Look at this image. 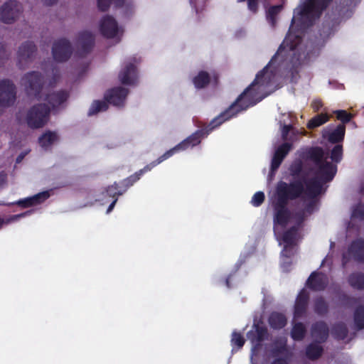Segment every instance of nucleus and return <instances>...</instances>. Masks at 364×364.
<instances>
[{
	"mask_svg": "<svg viewBox=\"0 0 364 364\" xmlns=\"http://www.w3.org/2000/svg\"><path fill=\"white\" fill-rule=\"evenodd\" d=\"M119 79L123 85H134L137 80V69L132 63H128L119 74Z\"/></svg>",
	"mask_w": 364,
	"mask_h": 364,
	"instance_id": "ddd939ff",
	"label": "nucleus"
},
{
	"mask_svg": "<svg viewBox=\"0 0 364 364\" xmlns=\"http://www.w3.org/2000/svg\"><path fill=\"white\" fill-rule=\"evenodd\" d=\"M106 192L107 196L114 199L116 198H118V196L122 195L124 192H126V191L123 188L122 185L119 186L115 182L114 184L107 188Z\"/></svg>",
	"mask_w": 364,
	"mask_h": 364,
	"instance_id": "e433bc0d",
	"label": "nucleus"
},
{
	"mask_svg": "<svg viewBox=\"0 0 364 364\" xmlns=\"http://www.w3.org/2000/svg\"><path fill=\"white\" fill-rule=\"evenodd\" d=\"M141 176V175L139 174V172L136 171L134 174L122 181L120 184L122 185L123 188L127 191L130 186H133L134 183L139 181Z\"/></svg>",
	"mask_w": 364,
	"mask_h": 364,
	"instance_id": "a19ab883",
	"label": "nucleus"
},
{
	"mask_svg": "<svg viewBox=\"0 0 364 364\" xmlns=\"http://www.w3.org/2000/svg\"><path fill=\"white\" fill-rule=\"evenodd\" d=\"M124 0H116V4L119 6L124 4Z\"/></svg>",
	"mask_w": 364,
	"mask_h": 364,
	"instance_id": "338daca9",
	"label": "nucleus"
},
{
	"mask_svg": "<svg viewBox=\"0 0 364 364\" xmlns=\"http://www.w3.org/2000/svg\"><path fill=\"white\" fill-rule=\"evenodd\" d=\"M296 216L300 220V221L302 222L304 218V212H299L296 214Z\"/></svg>",
	"mask_w": 364,
	"mask_h": 364,
	"instance_id": "0e129e2a",
	"label": "nucleus"
},
{
	"mask_svg": "<svg viewBox=\"0 0 364 364\" xmlns=\"http://www.w3.org/2000/svg\"><path fill=\"white\" fill-rule=\"evenodd\" d=\"M338 120L342 122V124L348 123L353 118V114L348 112L346 110L338 109L333 112Z\"/></svg>",
	"mask_w": 364,
	"mask_h": 364,
	"instance_id": "ea45409f",
	"label": "nucleus"
},
{
	"mask_svg": "<svg viewBox=\"0 0 364 364\" xmlns=\"http://www.w3.org/2000/svg\"><path fill=\"white\" fill-rule=\"evenodd\" d=\"M50 112L46 104H38L30 108L26 114V122L31 129L43 127L48 122Z\"/></svg>",
	"mask_w": 364,
	"mask_h": 364,
	"instance_id": "0eeeda50",
	"label": "nucleus"
},
{
	"mask_svg": "<svg viewBox=\"0 0 364 364\" xmlns=\"http://www.w3.org/2000/svg\"><path fill=\"white\" fill-rule=\"evenodd\" d=\"M329 334L328 326L323 321H316L311 326V336L317 343H324Z\"/></svg>",
	"mask_w": 364,
	"mask_h": 364,
	"instance_id": "dca6fc26",
	"label": "nucleus"
},
{
	"mask_svg": "<svg viewBox=\"0 0 364 364\" xmlns=\"http://www.w3.org/2000/svg\"><path fill=\"white\" fill-rule=\"evenodd\" d=\"M282 5L271 6L266 9L267 19L271 23H275L277 21V16L282 11Z\"/></svg>",
	"mask_w": 364,
	"mask_h": 364,
	"instance_id": "473e14b6",
	"label": "nucleus"
},
{
	"mask_svg": "<svg viewBox=\"0 0 364 364\" xmlns=\"http://www.w3.org/2000/svg\"><path fill=\"white\" fill-rule=\"evenodd\" d=\"M271 364H289V363H288L287 360L284 358H276L271 363Z\"/></svg>",
	"mask_w": 364,
	"mask_h": 364,
	"instance_id": "bf43d9fd",
	"label": "nucleus"
},
{
	"mask_svg": "<svg viewBox=\"0 0 364 364\" xmlns=\"http://www.w3.org/2000/svg\"><path fill=\"white\" fill-rule=\"evenodd\" d=\"M47 5H52L57 1V0H43Z\"/></svg>",
	"mask_w": 364,
	"mask_h": 364,
	"instance_id": "69168bd1",
	"label": "nucleus"
},
{
	"mask_svg": "<svg viewBox=\"0 0 364 364\" xmlns=\"http://www.w3.org/2000/svg\"><path fill=\"white\" fill-rule=\"evenodd\" d=\"M306 284L308 288L313 291H323L328 284V278L326 274L314 271L309 277Z\"/></svg>",
	"mask_w": 364,
	"mask_h": 364,
	"instance_id": "f8f14e48",
	"label": "nucleus"
},
{
	"mask_svg": "<svg viewBox=\"0 0 364 364\" xmlns=\"http://www.w3.org/2000/svg\"><path fill=\"white\" fill-rule=\"evenodd\" d=\"M283 159L278 157L275 154L273 155L272 161H271V166H270V172L271 175L275 173V172L278 170L282 163L283 162Z\"/></svg>",
	"mask_w": 364,
	"mask_h": 364,
	"instance_id": "de8ad7c7",
	"label": "nucleus"
},
{
	"mask_svg": "<svg viewBox=\"0 0 364 364\" xmlns=\"http://www.w3.org/2000/svg\"><path fill=\"white\" fill-rule=\"evenodd\" d=\"M332 0H301L291 23H313L320 18Z\"/></svg>",
	"mask_w": 364,
	"mask_h": 364,
	"instance_id": "20e7f679",
	"label": "nucleus"
},
{
	"mask_svg": "<svg viewBox=\"0 0 364 364\" xmlns=\"http://www.w3.org/2000/svg\"><path fill=\"white\" fill-rule=\"evenodd\" d=\"M343 158V146L336 144L331 151V159L336 163H339Z\"/></svg>",
	"mask_w": 364,
	"mask_h": 364,
	"instance_id": "79ce46f5",
	"label": "nucleus"
},
{
	"mask_svg": "<svg viewBox=\"0 0 364 364\" xmlns=\"http://www.w3.org/2000/svg\"><path fill=\"white\" fill-rule=\"evenodd\" d=\"M293 127L290 124L289 125H284L282 128V136L284 140H286L287 139V136L289 133V132L292 129Z\"/></svg>",
	"mask_w": 364,
	"mask_h": 364,
	"instance_id": "4d7b16f0",
	"label": "nucleus"
},
{
	"mask_svg": "<svg viewBox=\"0 0 364 364\" xmlns=\"http://www.w3.org/2000/svg\"><path fill=\"white\" fill-rule=\"evenodd\" d=\"M111 0H98V7L102 11H105L110 5Z\"/></svg>",
	"mask_w": 364,
	"mask_h": 364,
	"instance_id": "603ef678",
	"label": "nucleus"
},
{
	"mask_svg": "<svg viewBox=\"0 0 364 364\" xmlns=\"http://www.w3.org/2000/svg\"><path fill=\"white\" fill-rule=\"evenodd\" d=\"M58 139V136L55 132L47 131L38 138V143L43 149H48Z\"/></svg>",
	"mask_w": 364,
	"mask_h": 364,
	"instance_id": "4be33fe9",
	"label": "nucleus"
},
{
	"mask_svg": "<svg viewBox=\"0 0 364 364\" xmlns=\"http://www.w3.org/2000/svg\"><path fill=\"white\" fill-rule=\"evenodd\" d=\"M73 53L71 42L66 38L55 40L52 46V55L58 63L67 62Z\"/></svg>",
	"mask_w": 364,
	"mask_h": 364,
	"instance_id": "6e6552de",
	"label": "nucleus"
},
{
	"mask_svg": "<svg viewBox=\"0 0 364 364\" xmlns=\"http://www.w3.org/2000/svg\"><path fill=\"white\" fill-rule=\"evenodd\" d=\"M75 45L79 55L86 56L91 53L95 45V36L92 32L82 31L77 33Z\"/></svg>",
	"mask_w": 364,
	"mask_h": 364,
	"instance_id": "1a4fd4ad",
	"label": "nucleus"
},
{
	"mask_svg": "<svg viewBox=\"0 0 364 364\" xmlns=\"http://www.w3.org/2000/svg\"><path fill=\"white\" fill-rule=\"evenodd\" d=\"M287 351V347L285 342L275 341L272 349V354L274 357H277L279 355L284 354Z\"/></svg>",
	"mask_w": 364,
	"mask_h": 364,
	"instance_id": "58836bf2",
	"label": "nucleus"
},
{
	"mask_svg": "<svg viewBox=\"0 0 364 364\" xmlns=\"http://www.w3.org/2000/svg\"><path fill=\"white\" fill-rule=\"evenodd\" d=\"M230 342L232 347V351H234L235 348H237V350H239L243 347L245 343V339L240 332L234 331L231 335Z\"/></svg>",
	"mask_w": 364,
	"mask_h": 364,
	"instance_id": "7c9ffc66",
	"label": "nucleus"
},
{
	"mask_svg": "<svg viewBox=\"0 0 364 364\" xmlns=\"http://www.w3.org/2000/svg\"><path fill=\"white\" fill-rule=\"evenodd\" d=\"M328 119L329 117L327 114H317L316 116H315L314 117L309 120V122L307 124V127L309 129H314L318 127L322 124H325L326 122H327Z\"/></svg>",
	"mask_w": 364,
	"mask_h": 364,
	"instance_id": "2f4dec72",
	"label": "nucleus"
},
{
	"mask_svg": "<svg viewBox=\"0 0 364 364\" xmlns=\"http://www.w3.org/2000/svg\"><path fill=\"white\" fill-rule=\"evenodd\" d=\"M264 193L262 191H258L253 195L251 203L255 207H259L264 203Z\"/></svg>",
	"mask_w": 364,
	"mask_h": 364,
	"instance_id": "49530a36",
	"label": "nucleus"
},
{
	"mask_svg": "<svg viewBox=\"0 0 364 364\" xmlns=\"http://www.w3.org/2000/svg\"><path fill=\"white\" fill-rule=\"evenodd\" d=\"M305 156L312 161L317 168L314 177L304 181L306 192L311 197L318 196L322 193L323 183L333 179L337 172V166L324 160V151L319 146L309 148L306 151Z\"/></svg>",
	"mask_w": 364,
	"mask_h": 364,
	"instance_id": "7ed1b4c3",
	"label": "nucleus"
},
{
	"mask_svg": "<svg viewBox=\"0 0 364 364\" xmlns=\"http://www.w3.org/2000/svg\"><path fill=\"white\" fill-rule=\"evenodd\" d=\"M346 133V127L343 124H339L330 132L328 135V140L330 143L338 144L342 142L344 139Z\"/></svg>",
	"mask_w": 364,
	"mask_h": 364,
	"instance_id": "5701e85b",
	"label": "nucleus"
},
{
	"mask_svg": "<svg viewBox=\"0 0 364 364\" xmlns=\"http://www.w3.org/2000/svg\"><path fill=\"white\" fill-rule=\"evenodd\" d=\"M102 23H117L116 21L111 16H107Z\"/></svg>",
	"mask_w": 364,
	"mask_h": 364,
	"instance_id": "680f3d73",
	"label": "nucleus"
},
{
	"mask_svg": "<svg viewBox=\"0 0 364 364\" xmlns=\"http://www.w3.org/2000/svg\"><path fill=\"white\" fill-rule=\"evenodd\" d=\"M192 82L197 90H202L207 87L211 82L218 85L219 82V75L213 71L211 73L205 70H200L192 79Z\"/></svg>",
	"mask_w": 364,
	"mask_h": 364,
	"instance_id": "9d476101",
	"label": "nucleus"
},
{
	"mask_svg": "<svg viewBox=\"0 0 364 364\" xmlns=\"http://www.w3.org/2000/svg\"><path fill=\"white\" fill-rule=\"evenodd\" d=\"M306 329L304 323L301 322L296 323L291 329V337L294 341H302L306 335Z\"/></svg>",
	"mask_w": 364,
	"mask_h": 364,
	"instance_id": "cd10ccee",
	"label": "nucleus"
},
{
	"mask_svg": "<svg viewBox=\"0 0 364 364\" xmlns=\"http://www.w3.org/2000/svg\"><path fill=\"white\" fill-rule=\"evenodd\" d=\"M259 0H247V8L253 14L258 11Z\"/></svg>",
	"mask_w": 364,
	"mask_h": 364,
	"instance_id": "3c124183",
	"label": "nucleus"
},
{
	"mask_svg": "<svg viewBox=\"0 0 364 364\" xmlns=\"http://www.w3.org/2000/svg\"><path fill=\"white\" fill-rule=\"evenodd\" d=\"M225 284H226V286L230 288V279L229 278H227L226 280H225Z\"/></svg>",
	"mask_w": 364,
	"mask_h": 364,
	"instance_id": "774afa93",
	"label": "nucleus"
},
{
	"mask_svg": "<svg viewBox=\"0 0 364 364\" xmlns=\"http://www.w3.org/2000/svg\"><path fill=\"white\" fill-rule=\"evenodd\" d=\"M7 181V174L4 171L0 172V186L5 184Z\"/></svg>",
	"mask_w": 364,
	"mask_h": 364,
	"instance_id": "13d9d810",
	"label": "nucleus"
},
{
	"mask_svg": "<svg viewBox=\"0 0 364 364\" xmlns=\"http://www.w3.org/2000/svg\"><path fill=\"white\" fill-rule=\"evenodd\" d=\"M37 51L36 44L32 41H26L21 44L18 50V64L23 61H31Z\"/></svg>",
	"mask_w": 364,
	"mask_h": 364,
	"instance_id": "4468645a",
	"label": "nucleus"
},
{
	"mask_svg": "<svg viewBox=\"0 0 364 364\" xmlns=\"http://www.w3.org/2000/svg\"><path fill=\"white\" fill-rule=\"evenodd\" d=\"M331 333L336 340H344L348 336V329L344 323L338 322L332 326Z\"/></svg>",
	"mask_w": 364,
	"mask_h": 364,
	"instance_id": "393cba45",
	"label": "nucleus"
},
{
	"mask_svg": "<svg viewBox=\"0 0 364 364\" xmlns=\"http://www.w3.org/2000/svg\"><path fill=\"white\" fill-rule=\"evenodd\" d=\"M49 196L50 195L48 191H43L33 196L20 199L14 203V204H16L23 208H27L43 203L49 198Z\"/></svg>",
	"mask_w": 364,
	"mask_h": 364,
	"instance_id": "2eb2a0df",
	"label": "nucleus"
},
{
	"mask_svg": "<svg viewBox=\"0 0 364 364\" xmlns=\"http://www.w3.org/2000/svg\"><path fill=\"white\" fill-rule=\"evenodd\" d=\"M59 79H60L59 72L58 70H56L55 72H53V77L49 82V85L50 87H54L55 85V84L57 83V82L59 80Z\"/></svg>",
	"mask_w": 364,
	"mask_h": 364,
	"instance_id": "6e6d98bb",
	"label": "nucleus"
},
{
	"mask_svg": "<svg viewBox=\"0 0 364 364\" xmlns=\"http://www.w3.org/2000/svg\"><path fill=\"white\" fill-rule=\"evenodd\" d=\"M22 11V6L18 1L10 0L2 6L1 17L4 21H17Z\"/></svg>",
	"mask_w": 364,
	"mask_h": 364,
	"instance_id": "9b49d317",
	"label": "nucleus"
},
{
	"mask_svg": "<svg viewBox=\"0 0 364 364\" xmlns=\"http://www.w3.org/2000/svg\"><path fill=\"white\" fill-rule=\"evenodd\" d=\"M100 31L105 38H113L118 33V24H100Z\"/></svg>",
	"mask_w": 364,
	"mask_h": 364,
	"instance_id": "bb28decb",
	"label": "nucleus"
},
{
	"mask_svg": "<svg viewBox=\"0 0 364 364\" xmlns=\"http://www.w3.org/2000/svg\"><path fill=\"white\" fill-rule=\"evenodd\" d=\"M59 79H60L59 72L58 70H56L55 72H53V77L49 82V85L50 87H54L55 85V84L57 83V82L59 80Z\"/></svg>",
	"mask_w": 364,
	"mask_h": 364,
	"instance_id": "5fc2aeb1",
	"label": "nucleus"
},
{
	"mask_svg": "<svg viewBox=\"0 0 364 364\" xmlns=\"http://www.w3.org/2000/svg\"><path fill=\"white\" fill-rule=\"evenodd\" d=\"M306 197L309 199V201L305 205V208H304V210L305 212L309 213V214H311L316 206V203H317V200H316V198L318 196H315V197H311L309 196L306 192V190L304 191V193Z\"/></svg>",
	"mask_w": 364,
	"mask_h": 364,
	"instance_id": "a18cd8bd",
	"label": "nucleus"
},
{
	"mask_svg": "<svg viewBox=\"0 0 364 364\" xmlns=\"http://www.w3.org/2000/svg\"><path fill=\"white\" fill-rule=\"evenodd\" d=\"M253 328L255 331H250L247 333L249 340L252 343L257 342L259 344L266 340L268 337L267 328L259 323H254Z\"/></svg>",
	"mask_w": 364,
	"mask_h": 364,
	"instance_id": "6ab92c4d",
	"label": "nucleus"
},
{
	"mask_svg": "<svg viewBox=\"0 0 364 364\" xmlns=\"http://www.w3.org/2000/svg\"><path fill=\"white\" fill-rule=\"evenodd\" d=\"M323 107V103L321 100L316 99L314 100L311 103V107L315 112L319 111Z\"/></svg>",
	"mask_w": 364,
	"mask_h": 364,
	"instance_id": "864d4df0",
	"label": "nucleus"
},
{
	"mask_svg": "<svg viewBox=\"0 0 364 364\" xmlns=\"http://www.w3.org/2000/svg\"><path fill=\"white\" fill-rule=\"evenodd\" d=\"M316 24H290L288 33L269 63L257 75L253 82L237 97L235 101L223 112L215 117L205 128L196 131L191 135L169 149L171 155L189 147L198 145L201 139L207 136L214 129L225 121L235 117L242 111L255 105L259 100H255V86L267 87L274 82L276 75L282 70H288L291 82L298 75V68L302 64L318 55L321 34L318 37L311 31Z\"/></svg>",
	"mask_w": 364,
	"mask_h": 364,
	"instance_id": "f257e3e1",
	"label": "nucleus"
},
{
	"mask_svg": "<svg viewBox=\"0 0 364 364\" xmlns=\"http://www.w3.org/2000/svg\"><path fill=\"white\" fill-rule=\"evenodd\" d=\"M293 144L289 142H284L279 145L275 150L274 154L277 156L278 157L282 159L283 160L288 155L289 151L292 149Z\"/></svg>",
	"mask_w": 364,
	"mask_h": 364,
	"instance_id": "4c0bfd02",
	"label": "nucleus"
},
{
	"mask_svg": "<svg viewBox=\"0 0 364 364\" xmlns=\"http://www.w3.org/2000/svg\"><path fill=\"white\" fill-rule=\"evenodd\" d=\"M268 323L272 329L280 330L287 325V318L284 314L273 311L269 316Z\"/></svg>",
	"mask_w": 364,
	"mask_h": 364,
	"instance_id": "412c9836",
	"label": "nucleus"
},
{
	"mask_svg": "<svg viewBox=\"0 0 364 364\" xmlns=\"http://www.w3.org/2000/svg\"><path fill=\"white\" fill-rule=\"evenodd\" d=\"M348 284L353 289L358 290L364 289V273L363 272H353L348 276Z\"/></svg>",
	"mask_w": 364,
	"mask_h": 364,
	"instance_id": "b1692460",
	"label": "nucleus"
},
{
	"mask_svg": "<svg viewBox=\"0 0 364 364\" xmlns=\"http://www.w3.org/2000/svg\"><path fill=\"white\" fill-rule=\"evenodd\" d=\"M298 232L296 226H292L286 230L282 236V240L284 244L295 245V239Z\"/></svg>",
	"mask_w": 364,
	"mask_h": 364,
	"instance_id": "c9c22d12",
	"label": "nucleus"
},
{
	"mask_svg": "<svg viewBox=\"0 0 364 364\" xmlns=\"http://www.w3.org/2000/svg\"><path fill=\"white\" fill-rule=\"evenodd\" d=\"M25 155H26V154H23V153L20 154L17 156V158H16V163H18H18H20V162H21V161H22V160L23 159V158L25 157Z\"/></svg>",
	"mask_w": 364,
	"mask_h": 364,
	"instance_id": "e2e57ef3",
	"label": "nucleus"
},
{
	"mask_svg": "<svg viewBox=\"0 0 364 364\" xmlns=\"http://www.w3.org/2000/svg\"><path fill=\"white\" fill-rule=\"evenodd\" d=\"M309 300V293L304 289L301 290L298 294L294 304V316L295 318H300L305 314Z\"/></svg>",
	"mask_w": 364,
	"mask_h": 364,
	"instance_id": "f3484780",
	"label": "nucleus"
},
{
	"mask_svg": "<svg viewBox=\"0 0 364 364\" xmlns=\"http://www.w3.org/2000/svg\"><path fill=\"white\" fill-rule=\"evenodd\" d=\"M128 93L129 90L122 87L109 90L105 95V101L95 100L92 103L87 114L92 116L99 112L106 111L108 109V103L114 106H124Z\"/></svg>",
	"mask_w": 364,
	"mask_h": 364,
	"instance_id": "39448f33",
	"label": "nucleus"
},
{
	"mask_svg": "<svg viewBox=\"0 0 364 364\" xmlns=\"http://www.w3.org/2000/svg\"><path fill=\"white\" fill-rule=\"evenodd\" d=\"M323 351V348L322 346L317 343H311L306 348V355L309 359L315 360L321 356Z\"/></svg>",
	"mask_w": 364,
	"mask_h": 364,
	"instance_id": "a878e982",
	"label": "nucleus"
},
{
	"mask_svg": "<svg viewBox=\"0 0 364 364\" xmlns=\"http://www.w3.org/2000/svg\"><path fill=\"white\" fill-rule=\"evenodd\" d=\"M306 190L303 181L296 180L291 183L280 181L277 183L272 198L274 226L282 228L287 227L291 218V213L288 208L289 202L301 196Z\"/></svg>",
	"mask_w": 364,
	"mask_h": 364,
	"instance_id": "f03ea898",
	"label": "nucleus"
},
{
	"mask_svg": "<svg viewBox=\"0 0 364 364\" xmlns=\"http://www.w3.org/2000/svg\"><path fill=\"white\" fill-rule=\"evenodd\" d=\"M9 55L6 50L5 45L0 43V67L3 66L9 59Z\"/></svg>",
	"mask_w": 364,
	"mask_h": 364,
	"instance_id": "8fccbe9b",
	"label": "nucleus"
},
{
	"mask_svg": "<svg viewBox=\"0 0 364 364\" xmlns=\"http://www.w3.org/2000/svg\"><path fill=\"white\" fill-rule=\"evenodd\" d=\"M352 218L358 219L359 220H364V205L362 203L357 204L353 209Z\"/></svg>",
	"mask_w": 364,
	"mask_h": 364,
	"instance_id": "c03bdc74",
	"label": "nucleus"
},
{
	"mask_svg": "<svg viewBox=\"0 0 364 364\" xmlns=\"http://www.w3.org/2000/svg\"><path fill=\"white\" fill-rule=\"evenodd\" d=\"M354 322L358 330L364 328V306H358L354 312Z\"/></svg>",
	"mask_w": 364,
	"mask_h": 364,
	"instance_id": "72a5a7b5",
	"label": "nucleus"
},
{
	"mask_svg": "<svg viewBox=\"0 0 364 364\" xmlns=\"http://www.w3.org/2000/svg\"><path fill=\"white\" fill-rule=\"evenodd\" d=\"M117 200H118L117 198H116L113 200V201L111 203V204L109 205V207L107 210V213H109L113 210L116 203L117 202Z\"/></svg>",
	"mask_w": 364,
	"mask_h": 364,
	"instance_id": "052dcab7",
	"label": "nucleus"
},
{
	"mask_svg": "<svg viewBox=\"0 0 364 364\" xmlns=\"http://www.w3.org/2000/svg\"><path fill=\"white\" fill-rule=\"evenodd\" d=\"M348 252L355 261L364 263V239L353 240L348 247Z\"/></svg>",
	"mask_w": 364,
	"mask_h": 364,
	"instance_id": "a211bd4d",
	"label": "nucleus"
},
{
	"mask_svg": "<svg viewBox=\"0 0 364 364\" xmlns=\"http://www.w3.org/2000/svg\"><path fill=\"white\" fill-rule=\"evenodd\" d=\"M172 155H171V151H169L168 150L166 151L163 155L159 156L156 161L151 162L150 164L145 166L143 168L138 171L139 172V174H141L142 176L144 173H145L148 171H150L154 167H155L156 166H157L158 164H159L164 160L168 159Z\"/></svg>",
	"mask_w": 364,
	"mask_h": 364,
	"instance_id": "c756f323",
	"label": "nucleus"
},
{
	"mask_svg": "<svg viewBox=\"0 0 364 364\" xmlns=\"http://www.w3.org/2000/svg\"><path fill=\"white\" fill-rule=\"evenodd\" d=\"M314 310L319 316H324L328 312V304L323 297L318 296L315 299Z\"/></svg>",
	"mask_w": 364,
	"mask_h": 364,
	"instance_id": "c85d7f7f",
	"label": "nucleus"
},
{
	"mask_svg": "<svg viewBox=\"0 0 364 364\" xmlns=\"http://www.w3.org/2000/svg\"><path fill=\"white\" fill-rule=\"evenodd\" d=\"M23 84L27 94L37 100L42 99V90L45 84L43 75L38 71H31L22 77Z\"/></svg>",
	"mask_w": 364,
	"mask_h": 364,
	"instance_id": "423d86ee",
	"label": "nucleus"
},
{
	"mask_svg": "<svg viewBox=\"0 0 364 364\" xmlns=\"http://www.w3.org/2000/svg\"><path fill=\"white\" fill-rule=\"evenodd\" d=\"M69 97V92L66 90H60L53 92L46 95L44 100L54 109L58 107L63 103L65 102Z\"/></svg>",
	"mask_w": 364,
	"mask_h": 364,
	"instance_id": "aec40b11",
	"label": "nucleus"
},
{
	"mask_svg": "<svg viewBox=\"0 0 364 364\" xmlns=\"http://www.w3.org/2000/svg\"><path fill=\"white\" fill-rule=\"evenodd\" d=\"M31 213H32V210H28V211H26L25 213H23L11 215L9 218H7L6 220L4 219V218H0V229H1V228L3 227V225L9 224V223H10L11 222L16 221V220H18L21 218H23V217H24L26 215H30Z\"/></svg>",
	"mask_w": 364,
	"mask_h": 364,
	"instance_id": "37998d69",
	"label": "nucleus"
},
{
	"mask_svg": "<svg viewBox=\"0 0 364 364\" xmlns=\"http://www.w3.org/2000/svg\"><path fill=\"white\" fill-rule=\"evenodd\" d=\"M303 168L304 164L301 159L293 161L289 168L290 176L294 178L299 177L303 171Z\"/></svg>",
	"mask_w": 364,
	"mask_h": 364,
	"instance_id": "f704fd0d",
	"label": "nucleus"
},
{
	"mask_svg": "<svg viewBox=\"0 0 364 364\" xmlns=\"http://www.w3.org/2000/svg\"><path fill=\"white\" fill-rule=\"evenodd\" d=\"M281 254L283 257L290 259L295 254L294 245L285 244Z\"/></svg>",
	"mask_w": 364,
	"mask_h": 364,
	"instance_id": "09e8293b",
	"label": "nucleus"
}]
</instances>
